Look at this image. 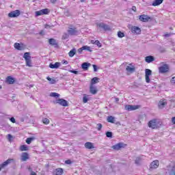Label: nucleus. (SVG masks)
<instances>
[{
    "mask_svg": "<svg viewBox=\"0 0 175 175\" xmlns=\"http://www.w3.org/2000/svg\"><path fill=\"white\" fill-rule=\"evenodd\" d=\"M23 58L25 59V61L26 62V66L32 68V60L31 59V55H29V52L25 53Z\"/></svg>",
    "mask_w": 175,
    "mask_h": 175,
    "instance_id": "f257e3e1",
    "label": "nucleus"
},
{
    "mask_svg": "<svg viewBox=\"0 0 175 175\" xmlns=\"http://www.w3.org/2000/svg\"><path fill=\"white\" fill-rule=\"evenodd\" d=\"M76 54V49H72L69 53L68 55L69 57H74L75 55Z\"/></svg>",
    "mask_w": 175,
    "mask_h": 175,
    "instance_id": "c756f323",
    "label": "nucleus"
},
{
    "mask_svg": "<svg viewBox=\"0 0 175 175\" xmlns=\"http://www.w3.org/2000/svg\"><path fill=\"white\" fill-rule=\"evenodd\" d=\"M140 161H141L140 157H137L136 159H135L136 165H139Z\"/></svg>",
    "mask_w": 175,
    "mask_h": 175,
    "instance_id": "37998d69",
    "label": "nucleus"
},
{
    "mask_svg": "<svg viewBox=\"0 0 175 175\" xmlns=\"http://www.w3.org/2000/svg\"><path fill=\"white\" fill-rule=\"evenodd\" d=\"M169 36H170V33L165 34V38H169Z\"/></svg>",
    "mask_w": 175,
    "mask_h": 175,
    "instance_id": "5fc2aeb1",
    "label": "nucleus"
},
{
    "mask_svg": "<svg viewBox=\"0 0 175 175\" xmlns=\"http://www.w3.org/2000/svg\"><path fill=\"white\" fill-rule=\"evenodd\" d=\"M98 80H99L98 77H94L91 81L92 85H94V84H96V83H98Z\"/></svg>",
    "mask_w": 175,
    "mask_h": 175,
    "instance_id": "f704fd0d",
    "label": "nucleus"
},
{
    "mask_svg": "<svg viewBox=\"0 0 175 175\" xmlns=\"http://www.w3.org/2000/svg\"><path fill=\"white\" fill-rule=\"evenodd\" d=\"M159 166V161L158 160L153 161L150 163V169H157Z\"/></svg>",
    "mask_w": 175,
    "mask_h": 175,
    "instance_id": "dca6fc26",
    "label": "nucleus"
},
{
    "mask_svg": "<svg viewBox=\"0 0 175 175\" xmlns=\"http://www.w3.org/2000/svg\"><path fill=\"white\" fill-rule=\"evenodd\" d=\"M51 3H55L57 2V0H51Z\"/></svg>",
    "mask_w": 175,
    "mask_h": 175,
    "instance_id": "13d9d810",
    "label": "nucleus"
},
{
    "mask_svg": "<svg viewBox=\"0 0 175 175\" xmlns=\"http://www.w3.org/2000/svg\"><path fill=\"white\" fill-rule=\"evenodd\" d=\"M42 122L43 124H45V125H49V124H50V120L48 118H45L42 119Z\"/></svg>",
    "mask_w": 175,
    "mask_h": 175,
    "instance_id": "4c0bfd02",
    "label": "nucleus"
},
{
    "mask_svg": "<svg viewBox=\"0 0 175 175\" xmlns=\"http://www.w3.org/2000/svg\"><path fill=\"white\" fill-rule=\"evenodd\" d=\"M50 96H52L53 98H59V94L55 93V92H51L50 94Z\"/></svg>",
    "mask_w": 175,
    "mask_h": 175,
    "instance_id": "c9c22d12",
    "label": "nucleus"
},
{
    "mask_svg": "<svg viewBox=\"0 0 175 175\" xmlns=\"http://www.w3.org/2000/svg\"><path fill=\"white\" fill-rule=\"evenodd\" d=\"M140 21H143L144 23H147V21H148L150 20V16H147V15H141L139 17Z\"/></svg>",
    "mask_w": 175,
    "mask_h": 175,
    "instance_id": "2eb2a0df",
    "label": "nucleus"
},
{
    "mask_svg": "<svg viewBox=\"0 0 175 175\" xmlns=\"http://www.w3.org/2000/svg\"><path fill=\"white\" fill-rule=\"evenodd\" d=\"M65 163H66L67 165H70V163H72V161L70 160H67L65 161Z\"/></svg>",
    "mask_w": 175,
    "mask_h": 175,
    "instance_id": "603ef678",
    "label": "nucleus"
},
{
    "mask_svg": "<svg viewBox=\"0 0 175 175\" xmlns=\"http://www.w3.org/2000/svg\"><path fill=\"white\" fill-rule=\"evenodd\" d=\"M93 68H94V72H97L98 71V68L96 65L94 64L93 65Z\"/></svg>",
    "mask_w": 175,
    "mask_h": 175,
    "instance_id": "3c124183",
    "label": "nucleus"
},
{
    "mask_svg": "<svg viewBox=\"0 0 175 175\" xmlns=\"http://www.w3.org/2000/svg\"><path fill=\"white\" fill-rule=\"evenodd\" d=\"M171 84H175V77H173L170 80Z\"/></svg>",
    "mask_w": 175,
    "mask_h": 175,
    "instance_id": "de8ad7c7",
    "label": "nucleus"
},
{
    "mask_svg": "<svg viewBox=\"0 0 175 175\" xmlns=\"http://www.w3.org/2000/svg\"><path fill=\"white\" fill-rule=\"evenodd\" d=\"M83 48V50H87L88 51H92V50H91V47H90V46H82Z\"/></svg>",
    "mask_w": 175,
    "mask_h": 175,
    "instance_id": "a19ab883",
    "label": "nucleus"
},
{
    "mask_svg": "<svg viewBox=\"0 0 175 175\" xmlns=\"http://www.w3.org/2000/svg\"><path fill=\"white\" fill-rule=\"evenodd\" d=\"M33 140H35V138L33 137H29L26 139V143L27 144H29L30 143H32Z\"/></svg>",
    "mask_w": 175,
    "mask_h": 175,
    "instance_id": "58836bf2",
    "label": "nucleus"
},
{
    "mask_svg": "<svg viewBox=\"0 0 175 175\" xmlns=\"http://www.w3.org/2000/svg\"><path fill=\"white\" fill-rule=\"evenodd\" d=\"M83 103H87L88 102V98H87V96H83Z\"/></svg>",
    "mask_w": 175,
    "mask_h": 175,
    "instance_id": "c03bdc74",
    "label": "nucleus"
},
{
    "mask_svg": "<svg viewBox=\"0 0 175 175\" xmlns=\"http://www.w3.org/2000/svg\"><path fill=\"white\" fill-rule=\"evenodd\" d=\"M90 92L91 94H93V95H95L98 92V90H96V87L94 86L93 85H90Z\"/></svg>",
    "mask_w": 175,
    "mask_h": 175,
    "instance_id": "393cba45",
    "label": "nucleus"
},
{
    "mask_svg": "<svg viewBox=\"0 0 175 175\" xmlns=\"http://www.w3.org/2000/svg\"><path fill=\"white\" fill-rule=\"evenodd\" d=\"M60 66H61V63L59 62H55L54 64H50L49 65V68H51V69H58V68Z\"/></svg>",
    "mask_w": 175,
    "mask_h": 175,
    "instance_id": "6ab92c4d",
    "label": "nucleus"
},
{
    "mask_svg": "<svg viewBox=\"0 0 175 175\" xmlns=\"http://www.w3.org/2000/svg\"><path fill=\"white\" fill-rule=\"evenodd\" d=\"M46 79H47L48 81H50V83H51V84H55V83H57V81H55V79H51V78H50L49 77H48L46 78Z\"/></svg>",
    "mask_w": 175,
    "mask_h": 175,
    "instance_id": "72a5a7b5",
    "label": "nucleus"
},
{
    "mask_svg": "<svg viewBox=\"0 0 175 175\" xmlns=\"http://www.w3.org/2000/svg\"><path fill=\"white\" fill-rule=\"evenodd\" d=\"M131 32L132 33H135L136 35H140L142 33V29L138 27L134 26L131 27Z\"/></svg>",
    "mask_w": 175,
    "mask_h": 175,
    "instance_id": "4468645a",
    "label": "nucleus"
},
{
    "mask_svg": "<svg viewBox=\"0 0 175 175\" xmlns=\"http://www.w3.org/2000/svg\"><path fill=\"white\" fill-rule=\"evenodd\" d=\"M29 158L28 153L27 152H23L22 153L21 155V161H23V162H25V161H27V159H28Z\"/></svg>",
    "mask_w": 175,
    "mask_h": 175,
    "instance_id": "4be33fe9",
    "label": "nucleus"
},
{
    "mask_svg": "<svg viewBox=\"0 0 175 175\" xmlns=\"http://www.w3.org/2000/svg\"><path fill=\"white\" fill-rule=\"evenodd\" d=\"M49 44H51V46H57V44H58L57 43V41L54 38L49 39Z\"/></svg>",
    "mask_w": 175,
    "mask_h": 175,
    "instance_id": "a878e982",
    "label": "nucleus"
},
{
    "mask_svg": "<svg viewBox=\"0 0 175 175\" xmlns=\"http://www.w3.org/2000/svg\"><path fill=\"white\" fill-rule=\"evenodd\" d=\"M10 121H11L12 124H16V119L13 117L10 118Z\"/></svg>",
    "mask_w": 175,
    "mask_h": 175,
    "instance_id": "49530a36",
    "label": "nucleus"
},
{
    "mask_svg": "<svg viewBox=\"0 0 175 175\" xmlns=\"http://www.w3.org/2000/svg\"><path fill=\"white\" fill-rule=\"evenodd\" d=\"M132 10H133V12H136V7L133 6L132 8Z\"/></svg>",
    "mask_w": 175,
    "mask_h": 175,
    "instance_id": "bf43d9fd",
    "label": "nucleus"
},
{
    "mask_svg": "<svg viewBox=\"0 0 175 175\" xmlns=\"http://www.w3.org/2000/svg\"><path fill=\"white\" fill-rule=\"evenodd\" d=\"M55 173L56 175H62V173H64V170L62 168H57L55 170Z\"/></svg>",
    "mask_w": 175,
    "mask_h": 175,
    "instance_id": "c85d7f7f",
    "label": "nucleus"
},
{
    "mask_svg": "<svg viewBox=\"0 0 175 175\" xmlns=\"http://www.w3.org/2000/svg\"><path fill=\"white\" fill-rule=\"evenodd\" d=\"M18 16H20V10H18L12 11L8 14V16L10 18L18 17Z\"/></svg>",
    "mask_w": 175,
    "mask_h": 175,
    "instance_id": "ddd939ff",
    "label": "nucleus"
},
{
    "mask_svg": "<svg viewBox=\"0 0 175 175\" xmlns=\"http://www.w3.org/2000/svg\"><path fill=\"white\" fill-rule=\"evenodd\" d=\"M106 136H107V137H113V133H111L110 131H107L106 133Z\"/></svg>",
    "mask_w": 175,
    "mask_h": 175,
    "instance_id": "79ce46f5",
    "label": "nucleus"
},
{
    "mask_svg": "<svg viewBox=\"0 0 175 175\" xmlns=\"http://www.w3.org/2000/svg\"><path fill=\"white\" fill-rule=\"evenodd\" d=\"M67 32H68V35H70L71 36H75L79 33V31L77 30V28L70 27H68Z\"/></svg>",
    "mask_w": 175,
    "mask_h": 175,
    "instance_id": "20e7f679",
    "label": "nucleus"
},
{
    "mask_svg": "<svg viewBox=\"0 0 175 175\" xmlns=\"http://www.w3.org/2000/svg\"><path fill=\"white\" fill-rule=\"evenodd\" d=\"M30 175H36V172L32 171Z\"/></svg>",
    "mask_w": 175,
    "mask_h": 175,
    "instance_id": "4d7b16f0",
    "label": "nucleus"
},
{
    "mask_svg": "<svg viewBox=\"0 0 175 175\" xmlns=\"http://www.w3.org/2000/svg\"><path fill=\"white\" fill-rule=\"evenodd\" d=\"M162 2H163V0H154L152 3V6H159Z\"/></svg>",
    "mask_w": 175,
    "mask_h": 175,
    "instance_id": "5701e85b",
    "label": "nucleus"
},
{
    "mask_svg": "<svg viewBox=\"0 0 175 175\" xmlns=\"http://www.w3.org/2000/svg\"><path fill=\"white\" fill-rule=\"evenodd\" d=\"M165 172L170 175H175V164H170V165L167 166Z\"/></svg>",
    "mask_w": 175,
    "mask_h": 175,
    "instance_id": "f03ea898",
    "label": "nucleus"
},
{
    "mask_svg": "<svg viewBox=\"0 0 175 175\" xmlns=\"http://www.w3.org/2000/svg\"><path fill=\"white\" fill-rule=\"evenodd\" d=\"M125 144H124V143H118L116 144L113 146H111V148H113V150H115L116 151H118L120 150H121V148H124L125 147Z\"/></svg>",
    "mask_w": 175,
    "mask_h": 175,
    "instance_id": "0eeeda50",
    "label": "nucleus"
},
{
    "mask_svg": "<svg viewBox=\"0 0 175 175\" xmlns=\"http://www.w3.org/2000/svg\"><path fill=\"white\" fill-rule=\"evenodd\" d=\"M149 128H152V129H157L158 128V124H157V120L153 119L149 121L148 124Z\"/></svg>",
    "mask_w": 175,
    "mask_h": 175,
    "instance_id": "9d476101",
    "label": "nucleus"
},
{
    "mask_svg": "<svg viewBox=\"0 0 175 175\" xmlns=\"http://www.w3.org/2000/svg\"><path fill=\"white\" fill-rule=\"evenodd\" d=\"M119 100H120V98H116V102H118Z\"/></svg>",
    "mask_w": 175,
    "mask_h": 175,
    "instance_id": "e2e57ef3",
    "label": "nucleus"
},
{
    "mask_svg": "<svg viewBox=\"0 0 175 175\" xmlns=\"http://www.w3.org/2000/svg\"><path fill=\"white\" fill-rule=\"evenodd\" d=\"M83 50H84V49H83V46L81 48H79L78 49L79 54H81L83 53Z\"/></svg>",
    "mask_w": 175,
    "mask_h": 175,
    "instance_id": "8fccbe9b",
    "label": "nucleus"
},
{
    "mask_svg": "<svg viewBox=\"0 0 175 175\" xmlns=\"http://www.w3.org/2000/svg\"><path fill=\"white\" fill-rule=\"evenodd\" d=\"M172 121L175 124V117L172 118Z\"/></svg>",
    "mask_w": 175,
    "mask_h": 175,
    "instance_id": "6e6d98bb",
    "label": "nucleus"
},
{
    "mask_svg": "<svg viewBox=\"0 0 175 175\" xmlns=\"http://www.w3.org/2000/svg\"><path fill=\"white\" fill-rule=\"evenodd\" d=\"M21 151H28V146L27 145H22L20 147Z\"/></svg>",
    "mask_w": 175,
    "mask_h": 175,
    "instance_id": "473e14b6",
    "label": "nucleus"
},
{
    "mask_svg": "<svg viewBox=\"0 0 175 175\" xmlns=\"http://www.w3.org/2000/svg\"><path fill=\"white\" fill-rule=\"evenodd\" d=\"M145 61L148 64H151V62L155 61V58H154V56H151V55L147 56L145 57Z\"/></svg>",
    "mask_w": 175,
    "mask_h": 175,
    "instance_id": "aec40b11",
    "label": "nucleus"
},
{
    "mask_svg": "<svg viewBox=\"0 0 175 175\" xmlns=\"http://www.w3.org/2000/svg\"><path fill=\"white\" fill-rule=\"evenodd\" d=\"M97 27L98 28H100V29H103L104 31H109V29H110V27H109V25L103 23H97Z\"/></svg>",
    "mask_w": 175,
    "mask_h": 175,
    "instance_id": "9b49d317",
    "label": "nucleus"
},
{
    "mask_svg": "<svg viewBox=\"0 0 175 175\" xmlns=\"http://www.w3.org/2000/svg\"><path fill=\"white\" fill-rule=\"evenodd\" d=\"M85 148H88V150H92V148H94V144L91 142H86L85 144Z\"/></svg>",
    "mask_w": 175,
    "mask_h": 175,
    "instance_id": "b1692460",
    "label": "nucleus"
},
{
    "mask_svg": "<svg viewBox=\"0 0 175 175\" xmlns=\"http://www.w3.org/2000/svg\"><path fill=\"white\" fill-rule=\"evenodd\" d=\"M55 103L57 105H60V106H64V107H66L68 106V101L64 98H59L56 100Z\"/></svg>",
    "mask_w": 175,
    "mask_h": 175,
    "instance_id": "423d86ee",
    "label": "nucleus"
},
{
    "mask_svg": "<svg viewBox=\"0 0 175 175\" xmlns=\"http://www.w3.org/2000/svg\"><path fill=\"white\" fill-rule=\"evenodd\" d=\"M70 72V73H74V75H79V71L71 70Z\"/></svg>",
    "mask_w": 175,
    "mask_h": 175,
    "instance_id": "09e8293b",
    "label": "nucleus"
},
{
    "mask_svg": "<svg viewBox=\"0 0 175 175\" xmlns=\"http://www.w3.org/2000/svg\"><path fill=\"white\" fill-rule=\"evenodd\" d=\"M97 129L98 131H100V129H102V124L100 123L97 124Z\"/></svg>",
    "mask_w": 175,
    "mask_h": 175,
    "instance_id": "a18cd8bd",
    "label": "nucleus"
},
{
    "mask_svg": "<svg viewBox=\"0 0 175 175\" xmlns=\"http://www.w3.org/2000/svg\"><path fill=\"white\" fill-rule=\"evenodd\" d=\"M91 66L90 63L84 62L81 64V68L83 69V70H88V68Z\"/></svg>",
    "mask_w": 175,
    "mask_h": 175,
    "instance_id": "412c9836",
    "label": "nucleus"
},
{
    "mask_svg": "<svg viewBox=\"0 0 175 175\" xmlns=\"http://www.w3.org/2000/svg\"><path fill=\"white\" fill-rule=\"evenodd\" d=\"M62 64H63V65H68V61H66V60H63V61H62Z\"/></svg>",
    "mask_w": 175,
    "mask_h": 175,
    "instance_id": "864d4df0",
    "label": "nucleus"
},
{
    "mask_svg": "<svg viewBox=\"0 0 175 175\" xmlns=\"http://www.w3.org/2000/svg\"><path fill=\"white\" fill-rule=\"evenodd\" d=\"M50 13V10L48 8L42 9L39 11L36 12V17H39V16H43V14H49Z\"/></svg>",
    "mask_w": 175,
    "mask_h": 175,
    "instance_id": "7ed1b4c3",
    "label": "nucleus"
},
{
    "mask_svg": "<svg viewBox=\"0 0 175 175\" xmlns=\"http://www.w3.org/2000/svg\"><path fill=\"white\" fill-rule=\"evenodd\" d=\"M107 121L108 122H111V124H114V122H116V118L113 116H108L107 118Z\"/></svg>",
    "mask_w": 175,
    "mask_h": 175,
    "instance_id": "cd10ccee",
    "label": "nucleus"
},
{
    "mask_svg": "<svg viewBox=\"0 0 175 175\" xmlns=\"http://www.w3.org/2000/svg\"><path fill=\"white\" fill-rule=\"evenodd\" d=\"M92 43L93 44H96V46H98V47H102V44H100V42H99V40H92Z\"/></svg>",
    "mask_w": 175,
    "mask_h": 175,
    "instance_id": "2f4dec72",
    "label": "nucleus"
},
{
    "mask_svg": "<svg viewBox=\"0 0 175 175\" xmlns=\"http://www.w3.org/2000/svg\"><path fill=\"white\" fill-rule=\"evenodd\" d=\"M12 136L10 134H8V139H12Z\"/></svg>",
    "mask_w": 175,
    "mask_h": 175,
    "instance_id": "052dcab7",
    "label": "nucleus"
},
{
    "mask_svg": "<svg viewBox=\"0 0 175 175\" xmlns=\"http://www.w3.org/2000/svg\"><path fill=\"white\" fill-rule=\"evenodd\" d=\"M151 75H152V71L150 69H146L145 70V79H146V83H150V76H151Z\"/></svg>",
    "mask_w": 175,
    "mask_h": 175,
    "instance_id": "1a4fd4ad",
    "label": "nucleus"
},
{
    "mask_svg": "<svg viewBox=\"0 0 175 175\" xmlns=\"http://www.w3.org/2000/svg\"><path fill=\"white\" fill-rule=\"evenodd\" d=\"M50 26L49 25H45V28L47 29L49 28Z\"/></svg>",
    "mask_w": 175,
    "mask_h": 175,
    "instance_id": "680f3d73",
    "label": "nucleus"
},
{
    "mask_svg": "<svg viewBox=\"0 0 175 175\" xmlns=\"http://www.w3.org/2000/svg\"><path fill=\"white\" fill-rule=\"evenodd\" d=\"M69 33H64V34H63V36H62V39H63V40H66V39H68L69 38Z\"/></svg>",
    "mask_w": 175,
    "mask_h": 175,
    "instance_id": "e433bc0d",
    "label": "nucleus"
},
{
    "mask_svg": "<svg viewBox=\"0 0 175 175\" xmlns=\"http://www.w3.org/2000/svg\"><path fill=\"white\" fill-rule=\"evenodd\" d=\"M5 81L8 84H14L16 79L11 76H9L5 79Z\"/></svg>",
    "mask_w": 175,
    "mask_h": 175,
    "instance_id": "a211bd4d",
    "label": "nucleus"
},
{
    "mask_svg": "<svg viewBox=\"0 0 175 175\" xmlns=\"http://www.w3.org/2000/svg\"><path fill=\"white\" fill-rule=\"evenodd\" d=\"M159 70L160 73H167L169 72V65L163 64L159 68Z\"/></svg>",
    "mask_w": 175,
    "mask_h": 175,
    "instance_id": "39448f33",
    "label": "nucleus"
},
{
    "mask_svg": "<svg viewBox=\"0 0 175 175\" xmlns=\"http://www.w3.org/2000/svg\"><path fill=\"white\" fill-rule=\"evenodd\" d=\"M118 38H124V36H125V34L124 33V32L118 31Z\"/></svg>",
    "mask_w": 175,
    "mask_h": 175,
    "instance_id": "ea45409f",
    "label": "nucleus"
},
{
    "mask_svg": "<svg viewBox=\"0 0 175 175\" xmlns=\"http://www.w3.org/2000/svg\"><path fill=\"white\" fill-rule=\"evenodd\" d=\"M126 70L127 72H129V73H133V72H135V67L134 66H128L126 68Z\"/></svg>",
    "mask_w": 175,
    "mask_h": 175,
    "instance_id": "bb28decb",
    "label": "nucleus"
},
{
    "mask_svg": "<svg viewBox=\"0 0 175 175\" xmlns=\"http://www.w3.org/2000/svg\"><path fill=\"white\" fill-rule=\"evenodd\" d=\"M14 160L13 159H8L5 162H3L2 164L0 165V172L2 170V168L5 167V166H8L9 163H12V162H14Z\"/></svg>",
    "mask_w": 175,
    "mask_h": 175,
    "instance_id": "f8f14e48",
    "label": "nucleus"
},
{
    "mask_svg": "<svg viewBox=\"0 0 175 175\" xmlns=\"http://www.w3.org/2000/svg\"><path fill=\"white\" fill-rule=\"evenodd\" d=\"M139 107V105H125V109L127 110V111H133V110H137Z\"/></svg>",
    "mask_w": 175,
    "mask_h": 175,
    "instance_id": "6e6552de",
    "label": "nucleus"
},
{
    "mask_svg": "<svg viewBox=\"0 0 175 175\" xmlns=\"http://www.w3.org/2000/svg\"><path fill=\"white\" fill-rule=\"evenodd\" d=\"M14 47L16 49V50H23V47H21V44H20V43H15L14 44Z\"/></svg>",
    "mask_w": 175,
    "mask_h": 175,
    "instance_id": "7c9ffc66",
    "label": "nucleus"
},
{
    "mask_svg": "<svg viewBox=\"0 0 175 175\" xmlns=\"http://www.w3.org/2000/svg\"><path fill=\"white\" fill-rule=\"evenodd\" d=\"M166 105H167L166 99L161 100L159 103V109H163Z\"/></svg>",
    "mask_w": 175,
    "mask_h": 175,
    "instance_id": "f3484780",
    "label": "nucleus"
},
{
    "mask_svg": "<svg viewBox=\"0 0 175 175\" xmlns=\"http://www.w3.org/2000/svg\"><path fill=\"white\" fill-rule=\"evenodd\" d=\"M80 2H85V0H79Z\"/></svg>",
    "mask_w": 175,
    "mask_h": 175,
    "instance_id": "0e129e2a",
    "label": "nucleus"
}]
</instances>
